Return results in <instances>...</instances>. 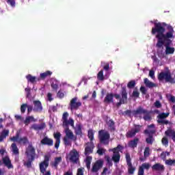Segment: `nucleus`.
I'll list each match as a JSON object with an SVG mask.
<instances>
[{
  "label": "nucleus",
  "instance_id": "21",
  "mask_svg": "<svg viewBox=\"0 0 175 175\" xmlns=\"http://www.w3.org/2000/svg\"><path fill=\"white\" fill-rule=\"evenodd\" d=\"M152 170H155L156 172H165V165L157 163L152 166Z\"/></svg>",
  "mask_w": 175,
  "mask_h": 175
},
{
  "label": "nucleus",
  "instance_id": "47",
  "mask_svg": "<svg viewBox=\"0 0 175 175\" xmlns=\"http://www.w3.org/2000/svg\"><path fill=\"white\" fill-rule=\"evenodd\" d=\"M63 140L65 146H71L72 142L69 140V138L64 137Z\"/></svg>",
  "mask_w": 175,
  "mask_h": 175
},
{
  "label": "nucleus",
  "instance_id": "52",
  "mask_svg": "<svg viewBox=\"0 0 175 175\" xmlns=\"http://www.w3.org/2000/svg\"><path fill=\"white\" fill-rule=\"evenodd\" d=\"M27 106H28V104H23L21 106V111L23 114H24V113H25V110H27Z\"/></svg>",
  "mask_w": 175,
  "mask_h": 175
},
{
  "label": "nucleus",
  "instance_id": "49",
  "mask_svg": "<svg viewBox=\"0 0 175 175\" xmlns=\"http://www.w3.org/2000/svg\"><path fill=\"white\" fill-rule=\"evenodd\" d=\"M76 135H82L83 132L81 131V126L78 125L77 129H75Z\"/></svg>",
  "mask_w": 175,
  "mask_h": 175
},
{
  "label": "nucleus",
  "instance_id": "33",
  "mask_svg": "<svg viewBox=\"0 0 175 175\" xmlns=\"http://www.w3.org/2000/svg\"><path fill=\"white\" fill-rule=\"evenodd\" d=\"M53 75V72L50 70H47L45 72H42L40 75V79H42V80H44L46 77H50Z\"/></svg>",
  "mask_w": 175,
  "mask_h": 175
},
{
  "label": "nucleus",
  "instance_id": "11",
  "mask_svg": "<svg viewBox=\"0 0 175 175\" xmlns=\"http://www.w3.org/2000/svg\"><path fill=\"white\" fill-rule=\"evenodd\" d=\"M68 117H69V113L66 111L64 112L62 115L63 125L64 126H68L69 125L75 126V120L72 118H70L68 120Z\"/></svg>",
  "mask_w": 175,
  "mask_h": 175
},
{
  "label": "nucleus",
  "instance_id": "64",
  "mask_svg": "<svg viewBox=\"0 0 175 175\" xmlns=\"http://www.w3.org/2000/svg\"><path fill=\"white\" fill-rule=\"evenodd\" d=\"M47 98L49 102H51V100H53V94H51V93H48Z\"/></svg>",
  "mask_w": 175,
  "mask_h": 175
},
{
  "label": "nucleus",
  "instance_id": "58",
  "mask_svg": "<svg viewBox=\"0 0 175 175\" xmlns=\"http://www.w3.org/2000/svg\"><path fill=\"white\" fill-rule=\"evenodd\" d=\"M25 91L27 92V98H29L31 96V88H26Z\"/></svg>",
  "mask_w": 175,
  "mask_h": 175
},
{
  "label": "nucleus",
  "instance_id": "45",
  "mask_svg": "<svg viewBox=\"0 0 175 175\" xmlns=\"http://www.w3.org/2000/svg\"><path fill=\"white\" fill-rule=\"evenodd\" d=\"M144 120L145 121H151V116L150 115V112L147 111V113L144 115Z\"/></svg>",
  "mask_w": 175,
  "mask_h": 175
},
{
  "label": "nucleus",
  "instance_id": "9",
  "mask_svg": "<svg viewBox=\"0 0 175 175\" xmlns=\"http://www.w3.org/2000/svg\"><path fill=\"white\" fill-rule=\"evenodd\" d=\"M135 128L131 129L126 133V137L127 139H132L136 136V133H139L142 131V125L140 124H134Z\"/></svg>",
  "mask_w": 175,
  "mask_h": 175
},
{
  "label": "nucleus",
  "instance_id": "60",
  "mask_svg": "<svg viewBox=\"0 0 175 175\" xmlns=\"http://www.w3.org/2000/svg\"><path fill=\"white\" fill-rule=\"evenodd\" d=\"M51 88H53V90H54L55 91H57V90H58V84L57 83H54V82H53L51 85Z\"/></svg>",
  "mask_w": 175,
  "mask_h": 175
},
{
  "label": "nucleus",
  "instance_id": "18",
  "mask_svg": "<svg viewBox=\"0 0 175 175\" xmlns=\"http://www.w3.org/2000/svg\"><path fill=\"white\" fill-rule=\"evenodd\" d=\"M61 133L57 132L53 133V137L55 139V148L58 150L59 148V144H61Z\"/></svg>",
  "mask_w": 175,
  "mask_h": 175
},
{
  "label": "nucleus",
  "instance_id": "8",
  "mask_svg": "<svg viewBox=\"0 0 175 175\" xmlns=\"http://www.w3.org/2000/svg\"><path fill=\"white\" fill-rule=\"evenodd\" d=\"M120 94L122 97L120 98V101L116 103L117 107H120L122 105L128 103V92H126V87L124 86L122 88Z\"/></svg>",
  "mask_w": 175,
  "mask_h": 175
},
{
  "label": "nucleus",
  "instance_id": "16",
  "mask_svg": "<svg viewBox=\"0 0 175 175\" xmlns=\"http://www.w3.org/2000/svg\"><path fill=\"white\" fill-rule=\"evenodd\" d=\"M156 131L154 129H152L150 131H148V129L144 130V133L145 135H149L148 137L146 139V142L147 144H152L154 143V133H155Z\"/></svg>",
  "mask_w": 175,
  "mask_h": 175
},
{
  "label": "nucleus",
  "instance_id": "27",
  "mask_svg": "<svg viewBox=\"0 0 175 175\" xmlns=\"http://www.w3.org/2000/svg\"><path fill=\"white\" fill-rule=\"evenodd\" d=\"M106 124L111 132H114V131H116V123L113 120L110 119L109 120H107Z\"/></svg>",
  "mask_w": 175,
  "mask_h": 175
},
{
  "label": "nucleus",
  "instance_id": "34",
  "mask_svg": "<svg viewBox=\"0 0 175 175\" xmlns=\"http://www.w3.org/2000/svg\"><path fill=\"white\" fill-rule=\"evenodd\" d=\"M7 136H9V130H3L0 135V142H3V139H6Z\"/></svg>",
  "mask_w": 175,
  "mask_h": 175
},
{
  "label": "nucleus",
  "instance_id": "17",
  "mask_svg": "<svg viewBox=\"0 0 175 175\" xmlns=\"http://www.w3.org/2000/svg\"><path fill=\"white\" fill-rule=\"evenodd\" d=\"M40 143L42 146H48V147H51L54 146V140L51 138H49L48 137H44L41 141Z\"/></svg>",
  "mask_w": 175,
  "mask_h": 175
},
{
  "label": "nucleus",
  "instance_id": "40",
  "mask_svg": "<svg viewBox=\"0 0 175 175\" xmlns=\"http://www.w3.org/2000/svg\"><path fill=\"white\" fill-rule=\"evenodd\" d=\"M135 85H136V81L135 80H131L127 83V87L130 90L132 88H135Z\"/></svg>",
  "mask_w": 175,
  "mask_h": 175
},
{
  "label": "nucleus",
  "instance_id": "24",
  "mask_svg": "<svg viewBox=\"0 0 175 175\" xmlns=\"http://www.w3.org/2000/svg\"><path fill=\"white\" fill-rule=\"evenodd\" d=\"M139 138L135 137L133 139L129 142L128 146L130 148H136L137 147V144H139Z\"/></svg>",
  "mask_w": 175,
  "mask_h": 175
},
{
  "label": "nucleus",
  "instance_id": "44",
  "mask_svg": "<svg viewBox=\"0 0 175 175\" xmlns=\"http://www.w3.org/2000/svg\"><path fill=\"white\" fill-rule=\"evenodd\" d=\"M157 55H158L159 58H164L165 57V53H163V49L157 50Z\"/></svg>",
  "mask_w": 175,
  "mask_h": 175
},
{
  "label": "nucleus",
  "instance_id": "15",
  "mask_svg": "<svg viewBox=\"0 0 175 175\" xmlns=\"http://www.w3.org/2000/svg\"><path fill=\"white\" fill-rule=\"evenodd\" d=\"M103 167V161L97 160L93 165L91 169L92 173H98L100 169Z\"/></svg>",
  "mask_w": 175,
  "mask_h": 175
},
{
  "label": "nucleus",
  "instance_id": "37",
  "mask_svg": "<svg viewBox=\"0 0 175 175\" xmlns=\"http://www.w3.org/2000/svg\"><path fill=\"white\" fill-rule=\"evenodd\" d=\"M97 79L100 81H103L105 80V76L103 75V70H100L97 74Z\"/></svg>",
  "mask_w": 175,
  "mask_h": 175
},
{
  "label": "nucleus",
  "instance_id": "36",
  "mask_svg": "<svg viewBox=\"0 0 175 175\" xmlns=\"http://www.w3.org/2000/svg\"><path fill=\"white\" fill-rule=\"evenodd\" d=\"M11 147H12V152L13 154H14V155H18L20 154L18 148L17 147V144H16V143L12 144Z\"/></svg>",
  "mask_w": 175,
  "mask_h": 175
},
{
  "label": "nucleus",
  "instance_id": "20",
  "mask_svg": "<svg viewBox=\"0 0 175 175\" xmlns=\"http://www.w3.org/2000/svg\"><path fill=\"white\" fill-rule=\"evenodd\" d=\"M147 109H144L142 106L137 108L136 110L133 111V116H142V114H147Z\"/></svg>",
  "mask_w": 175,
  "mask_h": 175
},
{
  "label": "nucleus",
  "instance_id": "32",
  "mask_svg": "<svg viewBox=\"0 0 175 175\" xmlns=\"http://www.w3.org/2000/svg\"><path fill=\"white\" fill-rule=\"evenodd\" d=\"M31 121H32L33 122H36V119H35V118H33V116H27L26 117L25 120H24V124L26 126L29 125V124H31Z\"/></svg>",
  "mask_w": 175,
  "mask_h": 175
},
{
  "label": "nucleus",
  "instance_id": "2",
  "mask_svg": "<svg viewBox=\"0 0 175 175\" xmlns=\"http://www.w3.org/2000/svg\"><path fill=\"white\" fill-rule=\"evenodd\" d=\"M25 154L26 157H27L28 160L24 163V165L25 166H27V167H31V166H32V162H33L35 161V158H36V152L32 144H29L27 146Z\"/></svg>",
  "mask_w": 175,
  "mask_h": 175
},
{
  "label": "nucleus",
  "instance_id": "48",
  "mask_svg": "<svg viewBox=\"0 0 175 175\" xmlns=\"http://www.w3.org/2000/svg\"><path fill=\"white\" fill-rule=\"evenodd\" d=\"M7 3L12 8H16V0H7Z\"/></svg>",
  "mask_w": 175,
  "mask_h": 175
},
{
  "label": "nucleus",
  "instance_id": "12",
  "mask_svg": "<svg viewBox=\"0 0 175 175\" xmlns=\"http://www.w3.org/2000/svg\"><path fill=\"white\" fill-rule=\"evenodd\" d=\"M114 98L120 99L121 96L118 94H113V93H107L104 98V103H113L114 102Z\"/></svg>",
  "mask_w": 175,
  "mask_h": 175
},
{
  "label": "nucleus",
  "instance_id": "51",
  "mask_svg": "<svg viewBox=\"0 0 175 175\" xmlns=\"http://www.w3.org/2000/svg\"><path fill=\"white\" fill-rule=\"evenodd\" d=\"M158 124H164L165 125H167L168 124H170L169 120H165L163 119H159L157 120Z\"/></svg>",
  "mask_w": 175,
  "mask_h": 175
},
{
  "label": "nucleus",
  "instance_id": "4",
  "mask_svg": "<svg viewBox=\"0 0 175 175\" xmlns=\"http://www.w3.org/2000/svg\"><path fill=\"white\" fill-rule=\"evenodd\" d=\"M157 79L160 83H170V84H175V75L172 77L170 71L160 72L157 76Z\"/></svg>",
  "mask_w": 175,
  "mask_h": 175
},
{
  "label": "nucleus",
  "instance_id": "61",
  "mask_svg": "<svg viewBox=\"0 0 175 175\" xmlns=\"http://www.w3.org/2000/svg\"><path fill=\"white\" fill-rule=\"evenodd\" d=\"M160 158L163 159V161H166V153L165 152H162L160 154Z\"/></svg>",
  "mask_w": 175,
  "mask_h": 175
},
{
  "label": "nucleus",
  "instance_id": "46",
  "mask_svg": "<svg viewBox=\"0 0 175 175\" xmlns=\"http://www.w3.org/2000/svg\"><path fill=\"white\" fill-rule=\"evenodd\" d=\"M144 158H148V157H150V148L146 147L144 152Z\"/></svg>",
  "mask_w": 175,
  "mask_h": 175
},
{
  "label": "nucleus",
  "instance_id": "25",
  "mask_svg": "<svg viewBox=\"0 0 175 175\" xmlns=\"http://www.w3.org/2000/svg\"><path fill=\"white\" fill-rule=\"evenodd\" d=\"M44 128H46V124L44 123L41 124L34 123L30 126V129H33V131H42V129H44Z\"/></svg>",
  "mask_w": 175,
  "mask_h": 175
},
{
  "label": "nucleus",
  "instance_id": "5",
  "mask_svg": "<svg viewBox=\"0 0 175 175\" xmlns=\"http://www.w3.org/2000/svg\"><path fill=\"white\" fill-rule=\"evenodd\" d=\"M50 158H51L50 154H45L44 156V161L39 164L40 172L43 175H51V172H50V170L46 171L47 167H49Z\"/></svg>",
  "mask_w": 175,
  "mask_h": 175
},
{
  "label": "nucleus",
  "instance_id": "38",
  "mask_svg": "<svg viewBox=\"0 0 175 175\" xmlns=\"http://www.w3.org/2000/svg\"><path fill=\"white\" fill-rule=\"evenodd\" d=\"M165 165H167V166H175V159H169L165 160Z\"/></svg>",
  "mask_w": 175,
  "mask_h": 175
},
{
  "label": "nucleus",
  "instance_id": "39",
  "mask_svg": "<svg viewBox=\"0 0 175 175\" xmlns=\"http://www.w3.org/2000/svg\"><path fill=\"white\" fill-rule=\"evenodd\" d=\"M169 113H161L159 114L158 118L159 120H164V118H167L169 117Z\"/></svg>",
  "mask_w": 175,
  "mask_h": 175
},
{
  "label": "nucleus",
  "instance_id": "62",
  "mask_svg": "<svg viewBox=\"0 0 175 175\" xmlns=\"http://www.w3.org/2000/svg\"><path fill=\"white\" fill-rule=\"evenodd\" d=\"M77 175H84V171H83L82 168H79L77 170Z\"/></svg>",
  "mask_w": 175,
  "mask_h": 175
},
{
  "label": "nucleus",
  "instance_id": "10",
  "mask_svg": "<svg viewBox=\"0 0 175 175\" xmlns=\"http://www.w3.org/2000/svg\"><path fill=\"white\" fill-rule=\"evenodd\" d=\"M125 159L126 161V165L128 166L129 174H134L135 170H136V167H133V165H132V159L131 158V154L129 152H126L125 154Z\"/></svg>",
  "mask_w": 175,
  "mask_h": 175
},
{
  "label": "nucleus",
  "instance_id": "42",
  "mask_svg": "<svg viewBox=\"0 0 175 175\" xmlns=\"http://www.w3.org/2000/svg\"><path fill=\"white\" fill-rule=\"evenodd\" d=\"M105 159L107 161V163L109 167L113 166V160L110 159L109 156H105Z\"/></svg>",
  "mask_w": 175,
  "mask_h": 175
},
{
  "label": "nucleus",
  "instance_id": "1",
  "mask_svg": "<svg viewBox=\"0 0 175 175\" xmlns=\"http://www.w3.org/2000/svg\"><path fill=\"white\" fill-rule=\"evenodd\" d=\"M154 25L151 33L156 35V39H157L156 46L158 49H162L164 46L166 55L174 54V47L170 46L173 43L171 39H174V29L172 25L163 22L154 23Z\"/></svg>",
  "mask_w": 175,
  "mask_h": 175
},
{
  "label": "nucleus",
  "instance_id": "13",
  "mask_svg": "<svg viewBox=\"0 0 175 175\" xmlns=\"http://www.w3.org/2000/svg\"><path fill=\"white\" fill-rule=\"evenodd\" d=\"M81 106V102L79 100L77 97H74L70 102V110H79Z\"/></svg>",
  "mask_w": 175,
  "mask_h": 175
},
{
  "label": "nucleus",
  "instance_id": "28",
  "mask_svg": "<svg viewBox=\"0 0 175 175\" xmlns=\"http://www.w3.org/2000/svg\"><path fill=\"white\" fill-rule=\"evenodd\" d=\"M26 79L27 81L31 83V84L36 83V81H40V78H36V77H33L31 74L27 75Z\"/></svg>",
  "mask_w": 175,
  "mask_h": 175
},
{
  "label": "nucleus",
  "instance_id": "50",
  "mask_svg": "<svg viewBox=\"0 0 175 175\" xmlns=\"http://www.w3.org/2000/svg\"><path fill=\"white\" fill-rule=\"evenodd\" d=\"M18 139H20V134L17 133L16 136H14L11 138V140L12 142H16L17 143H18Z\"/></svg>",
  "mask_w": 175,
  "mask_h": 175
},
{
  "label": "nucleus",
  "instance_id": "30",
  "mask_svg": "<svg viewBox=\"0 0 175 175\" xmlns=\"http://www.w3.org/2000/svg\"><path fill=\"white\" fill-rule=\"evenodd\" d=\"M144 83L146 87H148V88H154V87H157V84L150 81V80H148L147 78L144 79Z\"/></svg>",
  "mask_w": 175,
  "mask_h": 175
},
{
  "label": "nucleus",
  "instance_id": "41",
  "mask_svg": "<svg viewBox=\"0 0 175 175\" xmlns=\"http://www.w3.org/2000/svg\"><path fill=\"white\" fill-rule=\"evenodd\" d=\"M161 143L163 146H165V147H167L169 146V139L167 137H163L161 139Z\"/></svg>",
  "mask_w": 175,
  "mask_h": 175
},
{
  "label": "nucleus",
  "instance_id": "22",
  "mask_svg": "<svg viewBox=\"0 0 175 175\" xmlns=\"http://www.w3.org/2000/svg\"><path fill=\"white\" fill-rule=\"evenodd\" d=\"M150 163H144L139 167L138 175H144V169L148 170L150 169Z\"/></svg>",
  "mask_w": 175,
  "mask_h": 175
},
{
  "label": "nucleus",
  "instance_id": "56",
  "mask_svg": "<svg viewBox=\"0 0 175 175\" xmlns=\"http://www.w3.org/2000/svg\"><path fill=\"white\" fill-rule=\"evenodd\" d=\"M139 96H140V93L137 90H134L133 92V98H139Z\"/></svg>",
  "mask_w": 175,
  "mask_h": 175
},
{
  "label": "nucleus",
  "instance_id": "35",
  "mask_svg": "<svg viewBox=\"0 0 175 175\" xmlns=\"http://www.w3.org/2000/svg\"><path fill=\"white\" fill-rule=\"evenodd\" d=\"M18 143L19 144H23V146H25V144H28V143H29V141L28 140L27 137H23L18 139Z\"/></svg>",
  "mask_w": 175,
  "mask_h": 175
},
{
  "label": "nucleus",
  "instance_id": "57",
  "mask_svg": "<svg viewBox=\"0 0 175 175\" xmlns=\"http://www.w3.org/2000/svg\"><path fill=\"white\" fill-rule=\"evenodd\" d=\"M149 76L152 79H155V72L154 70H150L149 71Z\"/></svg>",
  "mask_w": 175,
  "mask_h": 175
},
{
  "label": "nucleus",
  "instance_id": "3",
  "mask_svg": "<svg viewBox=\"0 0 175 175\" xmlns=\"http://www.w3.org/2000/svg\"><path fill=\"white\" fill-rule=\"evenodd\" d=\"M94 148H95L94 142H90L86 144L84 154L85 157H87L85 159V163L88 170H91V161H92V157H90L88 155L94 152Z\"/></svg>",
  "mask_w": 175,
  "mask_h": 175
},
{
  "label": "nucleus",
  "instance_id": "6",
  "mask_svg": "<svg viewBox=\"0 0 175 175\" xmlns=\"http://www.w3.org/2000/svg\"><path fill=\"white\" fill-rule=\"evenodd\" d=\"M122 150H124V146L120 144H118L117 147L110 150V151L113 153L111 159L114 163H118L120 162V160L121 159V154L120 152H122Z\"/></svg>",
  "mask_w": 175,
  "mask_h": 175
},
{
  "label": "nucleus",
  "instance_id": "59",
  "mask_svg": "<svg viewBox=\"0 0 175 175\" xmlns=\"http://www.w3.org/2000/svg\"><path fill=\"white\" fill-rule=\"evenodd\" d=\"M140 91H141L142 95H146V94H147V90L146 89V88L144 86H142L140 88Z\"/></svg>",
  "mask_w": 175,
  "mask_h": 175
},
{
  "label": "nucleus",
  "instance_id": "26",
  "mask_svg": "<svg viewBox=\"0 0 175 175\" xmlns=\"http://www.w3.org/2000/svg\"><path fill=\"white\" fill-rule=\"evenodd\" d=\"M165 136L168 137H172L173 142L175 143V131L172 129H168L165 131Z\"/></svg>",
  "mask_w": 175,
  "mask_h": 175
},
{
  "label": "nucleus",
  "instance_id": "23",
  "mask_svg": "<svg viewBox=\"0 0 175 175\" xmlns=\"http://www.w3.org/2000/svg\"><path fill=\"white\" fill-rule=\"evenodd\" d=\"M34 108L33 111L39 112L43 110V107L42 106V103L39 100H34L33 101Z\"/></svg>",
  "mask_w": 175,
  "mask_h": 175
},
{
  "label": "nucleus",
  "instance_id": "14",
  "mask_svg": "<svg viewBox=\"0 0 175 175\" xmlns=\"http://www.w3.org/2000/svg\"><path fill=\"white\" fill-rule=\"evenodd\" d=\"M79 158H80V154H79V152H77V150L72 149L70 152V162H72V163H77L79 161Z\"/></svg>",
  "mask_w": 175,
  "mask_h": 175
},
{
  "label": "nucleus",
  "instance_id": "53",
  "mask_svg": "<svg viewBox=\"0 0 175 175\" xmlns=\"http://www.w3.org/2000/svg\"><path fill=\"white\" fill-rule=\"evenodd\" d=\"M57 98H59L60 99H62L65 96V93L62 92V90H59L57 94Z\"/></svg>",
  "mask_w": 175,
  "mask_h": 175
},
{
  "label": "nucleus",
  "instance_id": "43",
  "mask_svg": "<svg viewBox=\"0 0 175 175\" xmlns=\"http://www.w3.org/2000/svg\"><path fill=\"white\" fill-rule=\"evenodd\" d=\"M88 136L90 139V142H92L94 140V131L92 129H90L88 132Z\"/></svg>",
  "mask_w": 175,
  "mask_h": 175
},
{
  "label": "nucleus",
  "instance_id": "63",
  "mask_svg": "<svg viewBox=\"0 0 175 175\" xmlns=\"http://www.w3.org/2000/svg\"><path fill=\"white\" fill-rule=\"evenodd\" d=\"M27 114H29L32 110H33V107L32 105H27Z\"/></svg>",
  "mask_w": 175,
  "mask_h": 175
},
{
  "label": "nucleus",
  "instance_id": "55",
  "mask_svg": "<svg viewBox=\"0 0 175 175\" xmlns=\"http://www.w3.org/2000/svg\"><path fill=\"white\" fill-rule=\"evenodd\" d=\"M154 107H156L157 109H161L162 107V104H161L159 100H157L154 103Z\"/></svg>",
  "mask_w": 175,
  "mask_h": 175
},
{
  "label": "nucleus",
  "instance_id": "7",
  "mask_svg": "<svg viewBox=\"0 0 175 175\" xmlns=\"http://www.w3.org/2000/svg\"><path fill=\"white\" fill-rule=\"evenodd\" d=\"M98 139L101 144L105 146L109 145V140L110 139V133L105 130H100L98 131Z\"/></svg>",
  "mask_w": 175,
  "mask_h": 175
},
{
  "label": "nucleus",
  "instance_id": "31",
  "mask_svg": "<svg viewBox=\"0 0 175 175\" xmlns=\"http://www.w3.org/2000/svg\"><path fill=\"white\" fill-rule=\"evenodd\" d=\"M62 162V157H55L54 162L52 163V166L55 167V169H58V165Z\"/></svg>",
  "mask_w": 175,
  "mask_h": 175
},
{
  "label": "nucleus",
  "instance_id": "54",
  "mask_svg": "<svg viewBox=\"0 0 175 175\" xmlns=\"http://www.w3.org/2000/svg\"><path fill=\"white\" fill-rule=\"evenodd\" d=\"M105 152H106V150L103 148H99L97 150V154H98V155H103Z\"/></svg>",
  "mask_w": 175,
  "mask_h": 175
},
{
  "label": "nucleus",
  "instance_id": "29",
  "mask_svg": "<svg viewBox=\"0 0 175 175\" xmlns=\"http://www.w3.org/2000/svg\"><path fill=\"white\" fill-rule=\"evenodd\" d=\"M65 133H66V137L68 139H70L71 140H73V137H75V135H73V132L69 129L68 126H66L65 129Z\"/></svg>",
  "mask_w": 175,
  "mask_h": 175
},
{
  "label": "nucleus",
  "instance_id": "19",
  "mask_svg": "<svg viewBox=\"0 0 175 175\" xmlns=\"http://www.w3.org/2000/svg\"><path fill=\"white\" fill-rule=\"evenodd\" d=\"M2 163H3L4 166H6L8 169H13V164H12V161H10V159L5 156L2 158Z\"/></svg>",
  "mask_w": 175,
  "mask_h": 175
}]
</instances>
